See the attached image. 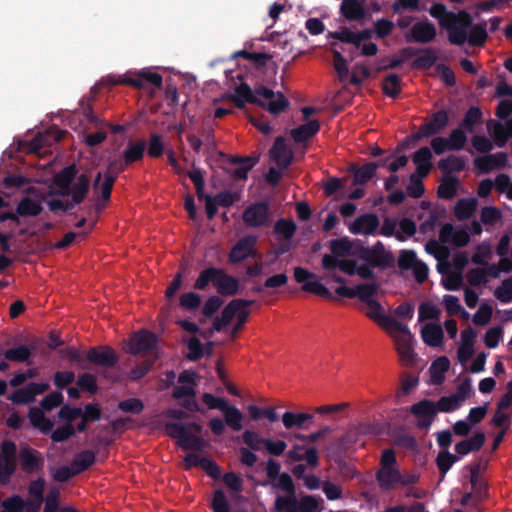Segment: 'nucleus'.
Instances as JSON below:
<instances>
[{"label":"nucleus","mask_w":512,"mask_h":512,"mask_svg":"<svg viewBox=\"0 0 512 512\" xmlns=\"http://www.w3.org/2000/svg\"><path fill=\"white\" fill-rule=\"evenodd\" d=\"M33 389L30 388H21L13 392L10 397V400L15 404H23L28 403L34 399V395L36 393H41L43 389L36 390V384H31Z\"/></svg>","instance_id":"nucleus-56"},{"label":"nucleus","mask_w":512,"mask_h":512,"mask_svg":"<svg viewBox=\"0 0 512 512\" xmlns=\"http://www.w3.org/2000/svg\"><path fill=\"white\" fill-rule=\"evenodd\" d=\"M112 83L114 85L125 84L136 89H143L146 84H151L153 87L161 88L163 78L159 73L142 70L134 76L124 75L118 76L117 78L113 77Z\"/></svg>","instance_id":"nucleus-9"},{"label":"nucleus","mask_w":512,"mask_h":512,"mask_svg":"<svg viewBox=\"0 0 512 512\" xmlns=\"http://www.w3.org/2000/svg\"><path fill=\"white\" fill-rule=\"evenodd\" d=\"M246 163H242L231 171V175L236 180H246L248 172L259 162V155L245 156Z\"/></svg>","instance_id":"nucleus-52"},{"label":"nucleus","mask_w":512,"mask_h":512,"mask_svg":"<svg viewBox=\"0 0 512 512\" xmlns=\"http://www.w3.org/2000/svg\"><path fill=\"white\" fill-rule=\"evenodd\" d=\"M178 445L184 450L202 452L208 446V442L187 430L181 440L178 442Z\"/></svg>","instance_id":"nucleus-44"},{"label":"nucleus","mask_w":512,"mask_h":512,"mask_svg":"<svg viewBox=\"0 0 512 512\" xmlns=\"http://www.w3.org/2000/svg\"><path fill=\"white\" fill-rule=\"evenodd\" d=\"M212 283L220 296H235L239 293L240 282L238 278L229 275L224 269L208 267L202 270L194 282V288L205 290Z\"/></svg>","instance_id":"nucleus-3"},{"label":"nucleus","mask_w":512,"mask_h":512,"mask_svg":"<svg viewBox=\"0 0 512 512\" xmlns=\"http://www.w3.org/2000/svg\"><path fill=\"white\" fill-rule=\"evenodd\" d=\"M246 163H242L231 171V175L236 180H246L248 172L259 162V155L245 156Z\"/></svg>","instance_id":"nucleus-51"},{"label":"nucleus","mask_w":512,"mask_h":512,"mask_svg":"<svg viewBox=\"0 0 512 512\" xmlns=\"http://www.w3.org/2000/svg\"><path fill=\"white\" fill-rule=\"evenodd\" d=\"M322 267L328 272L339 269L347 275H354L356 273V261L351 259L339 260L330 254H325L322 257Z\"/></svg>","instance_id":"nucleus-23"},{"label":"nucleus","mask_w":512,"mask_h":512,"mask_svg":"<svg viewBox=\"0 0 512 512\" xmlns=\"http://www.w3.org/2000/svg\"><path fill=\"white\" fill-rule=\"evenodd\" d=\"M115 181L114 175H106L101 172L97 173L93 182V188L94 190L100 191V196L103 201L107 202L110 200Z\"/></svg>","instance_id":"nucleus-33"},{"label":"nucleus","mask_w":512,"mask_h":512,"mask_svg":"<svg viewBox=\"0 0 512 512\" xmlns=\"http://www.w3.org/2000/svg\"><path fill=\"white\" fill-rule=\"evenodd\" d=\"M379 289L376 283H361L355 287L356 297L363 303L373 301V297L377 294Z\"/></svg>","instance_id":"nucleus-53"},{"label":"nucleus","mask_w":512,"mask_h":512,"mask_svg":"<svg viewBox=\"0 0 512 512\" xmlns=\"http://www.w3.org/2000/svg\"><path fill=\"white\" fill-rule=\"evenodd\" d=\"M242 441L244 444H246L249 448H251L254 451H260L262 446H264L267 453H269L272 456H281L287 448V444L285 441H274L270 438H264L261 437L258 433L251 430H245L242 433Z\"/></svg>","instance_id":"nucleus-5"},{"label":"nucleus","mask_w":512,"mask_h":512,"mask_svg":"<svg viewBox=\"0 0 512 512\" xmlns=\"http://www.w3.org/2000/svg\"><path fill=\"white\" fill-rule=\"evenodd\" d=\"M416 252L413 250H401L397 264L401 270H411L418 262Z\"/></svg>","instance_id":"nucleus-60"},{"label":"nucleus","mask_w":512,"mask_h":512,"mask_svg":"<svg viewBox=\"0 0 512 512\" xmlns=\"http://www.w3.org/2000/svg\"><path fill=\"white\" fill-rule=\"evenodd\" d=\"M465 167L464 158L455 155H449L438 162V168L446 175H450L452 172H461Z\"/></svg>","instance_id":"nucleus-43"},{"label":"nucleus","mask_w":512,"mask_h":512,"mask_svg":"<svg viewBox=\"0 0 512 512\" xmlns=\"http://www.w3.org/2000/svg\"><path fill=\"white\" fill-rule=\"evenodd\" d=\"M491 255V246L486 242H482L477 245L471 261L476 265H486L488 263L487 259L490 258Z\"/></svg>","instance_id":"nucleus-61"},{"label":"nucleus","mask_w":512,"mask_h":512,"mask_svg":"<svg viewBox=\"0 0 512 512\" xmlns=\"http://www.w3.org/2000/svg\"><path fill=\"white\" fill-rule=\"evenodd\" d=\"M86 358L90 363L105 368H113L119 362V356L116 351L107 345L91 348L87 352Z\"/></svg>","instance_id":"nucleus-14"},{"label":"nucleus","mask_w":512,"mask_h":512,"mask_svg":"<svg viewBox=\"0 0 512 512\" xmlns=\"http://www.w3.org/2000/svg\"><path fill=\"white\" fill-rule=\"evenodd\" d=\"M485 440L486 437L483 432H476L471 438L456 443L455 451L460 456L479 451L483 447Z\"/></svg>","instance_id":"nucleus-26"},{"label":"nucleus","mask_w":512,"mask_h":512,"mask_svg":"<svg viewBox=\"0 0 512 512\" xmlns=\"http://www.w3.org/2000/svg\"><path fill=\"white\" fill-rule=\"evenodd\" d=\"M443 329L439 324L428 323L421 329L423 342L430 347H437L443 340Z\"/></svg>","instance_id":"nucleus-30"},{"label":"nucleus","mask_w":512,"mask_h":512,"mask_svg":"<svg viewBox=\"0 0 512 512\" xmlns=\"http://www.w3.org/2000/svg\"><path fill=\"white\" fill-rule=\"evenodd\" d=\"M366 306L365 315L393 338L400 358L407 362L412 361L414 357L412 348L413 335L409 327L386 315L383 306L377 300L369 301V303H366Z\"/></svg>","instance_id":"nucleus-2"},{"label":"nucleus","mask_w":512,"mask_h":512,"mask_svg":"<svg viewBox=\"0 0 512 512\" xmlns=\"http://www.w3.org/2000/svg\"><path fill=\"white\" fill-rule=\"evenodd\" d=\"M380 222L377 215L369 213L357 217L350 225L349 230L352 234H374Z\"/></svg>","instance_id":"nucleus-22"},{"label":"nucleus","mask_w":512,"mask_h":512,"mask_svg":"<svg viewBox=\"0 0 512 512\" xmlns=\"http://www.w3.org/2000/svg\"><path fill=\"white\" fill-rule=\"evenodd\" d=\"M157 336L146 329L134 333L129 339L126 352L132 355L153 353L157 348Z\"/></svg>","instance_id":"nucleus-8"},{"label":"nucleus","mask_w":512,"mask_h":512,"mask_svg":"<svg viewBox=\"0 0 512 512\" xmlns=\"http://www.w3.org/2000/svg\"><path fill=\"white\" fill-rule=\"evenodd\" d=\"M437 30L435 25L428 19L416 22L405 35L408 43L428 44L436 39Z\"/></svg>","instance_id":"nucleus-12"},{"label":"nucleus","mask_w":512,"mask_h":512,"mask_svg":"<svg viewBox=\"0 0 512 512\" xmlns=\"http://www.w3.org/2000/svg\"><path fill=\"white\" fill-rule=\"evenodd\" d=\"M31 355V349L25 345H20L15 348L7 349L3 353L5 359L14 362H27Z\"/></svg>","instance_id":"nucleus-50"},{"label":"nucleus","mask_w":512,"mask_h":512,"mask_svg":"<svg viewBox=\"0 0 512 512\" xmlns=\"http://www.w3.org/2000/svg\"><path fill=\"white\" fill-rule=\"evenodd\" d=\"M256 238L253 236H245L237 241L232 247L228 259L232 264L240 263L252 255Z\"/></svg>","instance_id":"nucleus-21"},{"label":"nucleus","mask_w":512,"mask_h":512,"mask_svg":"<svg viewBox=\"0 0 512 512\" xmlns=\"http://www.w3.org/2000/svg\"><path fill=\"white\" fill-rule=\"evenodd\" d=\"M302 290L307 293H312L328 300H336V297L319 281H310L302 285Z\"/></svg>","instance_id":"nucleus-54"},{"label":"nucleus","mask_w":512,"mask_h":512,"mask_svg":"<svg viewBox=\"0 0 512 512\" xmlns=\"http://www.w3.org/2000/svg\"><path fill=\"white\" fill-rule=\"evenodd\" d=\"M359 257L372 267L382 269L392 267L395 261L393 254L387 251L380 241L372 247L362 248Z\"/></svg>","instance_id":"nucleus-6"},{"label":"nucleus","mask_w":512,"mask_h":512,"mask_svg":"<svg viewBox=\"0 0 512 512\" xmlns=\"http://www.w3.org/2000/svg\"><path fill=\"white\" fill-rule=\"evenodd\" d=\"M483 113L477 106H471L465 113L459 126L468 133H473L475 126L482 123Z\"/></svg>","instance_id":"nucleus-38"},{"label":"nucleus","mask_w":512,"mask_h":512,"mask_svg":"<svg viewBox=\"0 0 512 512\" xmlns=\"http://www.w3.org/2000/svg\"><path fill=\"white\" fill-rule=\"evenodd\" d=\"M469 33H467V41L471 46L480 47L483 46L488 38L487 34V22L483 21L477 24L472 22V26L469 27Z\"/></svg>","instance_id":"nucleus-35"},{"label":"nucleus","mask_w":512,"mask_h":512,"mask_svg":"<svg viewBox=\"0 0 512 512\" xmlns=\"http://www.w3.org/2000/svg\"><path fill=\"white\" fill-rule=\"evenodd\" d=\"M376 479L380 488L384 491H388L399 483L401 473L394 467H381L376 473Z\"/></svg>","instance_id":"nucleus-25"},{"label":"nucleus","mask_w":512,"mask_h":512,"mask_svg":"<svg viewBox=\"0 0 512 512\" xmlns=\"http://www.w3.org/2000/svg\"><path fill=\"white\" fill-rule=\"evenodd\" d=\"M312 419H313L312 414L294 413V412H290V411L285 412L281 417L282 423L287 430H291L293 428H297V429L308 428L309 424H307V422L311 421Z\"/></svg>","instance_id":"nucleus-28"},{"label":"nucleus","mask_w":512,"mask_h":512,"mask_svg":"<svg viewBox=\"0 0 512 512\" xmlns=\"http://www.w3.org/2000/svg\"><path fill=\"white\" fill-rule=\"evenodd\" d=\"M25 504V500L20 495L15 494L4 499L0 506H2L6 512H23Z\"/></svg>","instance_id":"nucleus-63"},{"label":"nucleus","mask_w":512,"mask_h":512,"mask_svg":"<svg viewBox=\"0 0 512 512\" xmlns=\"http://www.w3.org/2000/svg\"><path fill=\"white\" fill-rule=\"evenodd\" d=\"M18 458L21 469L26 474L40 473L44 468L45 461L42 454L29 446L20 449Z\"/></svg>","instance_id":"nucleus-15"},{"label":"nucleus","mask_w":512,"mask_h":512,"mask_svg":"<svg viewBox=\"0 0 512 512\" xmlns=\"http://www.w3.org/2000/svg\"><path fill=\"white\" fill-rule=\"evenodd\" d=\"M77 167L75 164L68 165L62 168L53 177V183L56 186V190H65L73 183L77 176Z\"/></svg>","instance_id":"nucleus-32"},{"label":"nucleus","mask_w":512,"mask_h":512,"mask_svg":"<svg viewBox=\"0 0 512 512\" xmlns=\"http://www.w3.org/2000/svg\"><path fill=\"white\" fill-rule=\"evenodd\" d=\"M42 210L40 203L30 197H23L16 206V212L20 217H36Z\"/></svg>","instance_id":"nucleus-39"},{"label":"nucleus","mask_w":512,"mask_h":512,"mask_svg":"<svg viewBox=\"0 0 512 512\" xmlns=\"http://www.w3.org/2000/svg\"><path fill=\"white\" fill-rule=\"evenodd\" d=\"M410 412L418 418L417 427L427 429L437 414L436 405L431 400H421L410 407Z\"/></svg>","instance_id":"nucleus-18"},{"label":"nucleus","mask_w":512,"mask_h":512,"mask_svg":"<svg viewBox=\"0 0 512 512\" xmlns=\"http://www.w3.org/2000/svg\"><path fill=\"white\" fill-rule=\"evenodd\" d=\"M472 16L466 10L449 14L448 21L444 29L448 32V41L457 46L463 45L467 41L469 27L472 26Z\"/></svg>","instance_id":"nucleus-4"},{"label":"nucleus","mask_w":512,"mask_h":512,"mask_svg":"<svg viewBox=\"0 0 512 512\" xmlns=\"http://www.w3.org/2000/svg\"><path fill=\"white\" fill-rule=\"evenodd\" d=\"M146 150L144 140L129 141L127 147L123 151L125 163L132 165L133 163L143 159Z\"/></svg>","instance_id":"nucleus-34"},{"label":"nucleus","mask_w":512,"mask_h":512,"mask_svg":"<svg viewBox=\"0 0 512 512\" xmlns=\"http://www.w3.org/2000/svg\"><path fill=\"white\" fill-rule=\"evenodd\" d=\"M329 248L333 257H345L351 254L352 242L348 237L334 239L330 241Z\"/></svg>","instance_id":"nucleus-48"},{"label":"nucleus","mask_w":512,"mask_h":512,"mask_svg":"<svg viewBox=\"0 0 512 512\" xmlns=\"http://www.w3.org/2000/svg\"><path fill=\"white\" fill-rule=\"evenodd\" d=\"M255 303L254 300L248 299H233L231 300L222 310L221 316L216 317L213 321L212 328L213 330L220 332L225 326H227L232 319L235 317L236 313L242 308L249 307Z\"/></svg>","instance_id":"nucleus-16"},{"label":"nucleus","mask_w":512,"mask_h":512,"mask_svg":"<svg viewBox=\"0 0 512 512\" xmlns=\"http://www.w3.org/2000/svg\"><path fill=\"white\" fill-rule=\"evenodd\" d=\"M269 154L270 158L281 169L288 168L293 161V152L288 148L286 140L282 136H278L275 139Z\"/></svg>","instance_id":"nucleus-20"},{"label":"nucleus","mask_w":512,"mask_h":512,"mask_svg":"<svg viewBox=\"0 0 512 512\" xmlns=\"http://www.w3.org/2000/svg\"><path fill=\"white\" fill-rule=\"evenodd\" d=\"M305 446L296 444L293 449L287 453V458L293 462L305 460L311 467H317L319 464L318 450L315 447H310L305 450V453H300L304 450Z\"/></svg>","instance_id":"nucleus-24"},{"label":"nucleus","mask_w":512,"mask_h":512,"mask_svg":"<svg viewBox=\"0 0 512 512\" xmlns=\"http://www.w3.org/2000/svg\"><path fill=\"white\" fill-rule=\"evenodd\" d=\"M298 499L296 495L278 496L275 500L276 512H292L297 510Z\"/></svg>","instance_id":"nucleus-57"},{"label":"nucleus","mask_w":512,"mask_h":512,"mask_svg":"<svg viewBox=\"0 0 512 512\" xmlns=\"http://www.w3.org/2000/svg\"><path fill=\"white\" fill-rule=\"evenodd\" d=\"M211 508L213 512H230L229 502L222 490L214 492Z\"/></svg>","instance_id":"nucleus-64"},{"label":"nucleus","mask_w":512,"mask_h":512,"mask_svg":"<svg viewBox=\"0 0 512 512\" xmlns=\"http://www.w3.org/2000/svg\"><path fill=\"white\" fill-rule=\"evenodd\" d=\"M466 132L467 131L460 126L450 132L449 137L447 138L449 141L450 151H459L464 148L467 142Z\"/></svg>","instance_id":"nucleus-55"},{"label":"nucleus","mask_w":512,"mask_h":512,"mask_svg":"<svg viewBox=\"0 0 512 512\" xmlns=\"http://www.w3.org/2000/svg\"><path fill=\"white\" fill-rule=\"evenodd\" d=\"M319 130L320 123L318 120L314 119L292 129L290 134L296 143H302L316 135Z\"/></svg>","instance_id":"nucleus-27"},{"label":"nucleus","mask_w":512,"mask_h":512,"mask_svg":"<svg viewBox=\"0 0 512 512\" xmlns=\"http://www.w3.org/2000/svg\"><path fill=\"white\" fill-rule=\"evenodd\" d=\"M221 412L224 414L225 424L228 425L233 431L238 432L243 428V414L237 407L227 403Z\"/></svg>","instance_id":"nucleus-40"},{"label":"nucleus","mask_w":512,"mask_h":512,"mask_svg":"<svg viewBox=\"0 0 512 512\" xmlns=\"http://www.w3.org/2000/svg\"><path fill=\"white\" fill-rule=\"evenodd\" d=\"M296 229L297 226L291 219L281 218L274 225V233L282 236L285 240H290L294 236Z\"/></svg>","instance_id":"nucleus-49"},{"label":"nucleus","mask_w":512,"mask_h":512,"mask_svg":"<svg viewBox=\"0 0 512 512\" xmlns=\"http://www.w3.org/2000/svg\"><path fill=\"white\" fill-rule=\"evenodd\" d=\"M494 296L502 303L512 302V276L502 281L494 291Z\"/></svg>","instance_id":"nucleus-58"},{"label":"nucleus","mask_w":512,"mask_h":512,"mask_svg":"<svg viewBox=\"0 0 512 512\" xmlns=\"http://www.w3.org/2000/svg\"><path fill=\"white\" fill-rule=\"evenodd\" d=\"M340 14L349 22H363L369 16L366 0H342Z\"/></svg>","instance_id":"nucleus-19"},{"label":"nucleus","mask_w":512,"mask_h":512,"mask_svg":"<svg viewBox=\"0 0 512 512\" xmlns=\"http://www.w3.org/2000/svg\"><path fill=\"white\" fill-rule=\"evenodd\" d=\"M465 469L470 472V484L472 493L474 494V504L483 501L488 497V484L487 482L480 476L482 469V460L478 459L467 466Z\"/></svg>","instance_id":"nucleus-13"},{"label":"nucleus","mask_w":512,"mask_h":512,"mask_svg":"<svg viewBox=\"0 0 512 512\" xmlns=\"http://www.w3.org/2000/svg\"><path fill=\"white\" fill-rule=\"evenodd\" d=\"M77 385L82 391H86L92 395L97 393V379L93 374L83 373L78 377Z\"/></svg>","instance_id":"nucleus-62"},{"label":"nucleus","mask_w":512,"mask_h":512,"mask_svg":"<svg viewBox=\"0 0 512 512\" xmlns=\"http://www.w3.org/2000/svg\"><path fill=\"white\" fill-rule=\"evenodd\" d=\"M95 453L92 450L86 449L78 452L71 461V466L75 469L77 474H80L89 469L95 462Z\"/></svg>","instance_id":"nucleus-37"},{"label":"nucleus","mask_w":512,"mask_h":512,"mask_svg":"<svg viewBox=\"0 0 512 512\" xmlns=\"http://www.w3.org/2000/svg\"><path fill=\"white\" fill-rule=\"evenodd\" d=\"M449 123L448 112L444 109L433 113L429 122L421 124L418 131L412 135L414 141L428 138L442 131Z\"/></svg>","instance_id":"nucleus-11"},{"label":"nucleus","mask_w":512,"mask_h":512,"mask_svg":"<svg viewBox=\"0 0 512 512\" xmlns=\"http://www.w3.org/2000/svg\"><path fill=\"white\" fill-rule=\"evenodd\" d=\"M459 461V457L450 453L448 450H441L436 459V465L440 472V481L444 480L447 472Z\"/></svg>","instance_id":"nucleus-42"},{"label":"nucleus","mask_w":512,"mask_h":512,"mask_svg":"<svg viewBox=\"0 0 512 512\" xmlns=\"http://www.w3.org/2000/svg\"><path fill=\"white\" fill-rule=\"evenodd\" d=\"M401 81V77L397 74L386 75L382 81L383 93L392 99H397L401 93Z\"/></svg>","instance_id":"nucleus-46"},{"label":"nucleus","mask_w":512,"mask_h":512,"mask_svg":"<svg viewBox=\"0 0 512 512\" xmlns=\"http://www.w3.org/2000/svg\"><path fill=\"white\" fill-rule=\"evenodd\" d=\"M17 446L13 441L4 440L0 453V482L6 484L16 470Z\"/></svg>","instance_id":"nucleus-7"},{"label":"nucleus","mask_w":512,"mask_h":512,"mask_svg":"<svg viewBox=\"0 0 512 512\" xmlns=\"http://www.w3.org/2000/svg\"><path fill=\"white\" fill-rule=\"evenodd\" d=\"M90 189V177L87 174H80L74 183L68 189L51 191L50 195H58L61 197H73L75 203H82Z\"/></svg>","instance_id":"nucleus-17"},{"label":"nucleus","mask_w":512,"mask_h":512,"mask_svg":"<svg viewBox=\"0 0 512 512\" xmlns=\"http://www.w3.org/2000/svg\"><path fill=\"white\" fill-rule=\"evenodd\" d=\"M242 219L248 227L258 228L268 225L271 219L268 202H256L249 205L242 214Z\"/></svg>","instance_id":"nucleus-10"},{"label":"nucleus","mask_w":512,"mask_h":512,"mask_svg":"<svg viewBox=\"0 0 512 512\" xmlns=\"http://www.w3.org/2000/svg\"><path fill=\"white\" fill-rule=\"evenodd\" d=\"M378 169L376 162H368L359 168L353 169V185H364L369 182Z\"/></svg>","instance_id":"nucleus-36"},{"label":"nucleus","mask_w":512,"mask_h":512,"mask_svg":"<svg viewBox=\"0 0 512 512\" xmlns=\"http://www.w3.org/2000/svg\"><path fill=\"white\" fill-rule=\"evenodd\" d=\"M477 201L474 198L460 199L455 205V216L459 220H465L470 218L476 211Z\"/></svg>","instance_id":"nucleus-47"},{"label":"nucleus","mask_w":512,"mask_h":512,"mask_svg":"<svg viewBox=\"0 0 512 512\" xmlns=\"http://www.w3.org/2000/svg\"><path fill=\"white\" fill-rule=\"evenodd\" d=\"M450 368V361L446 356L434 360L429 368L430 381L434 385H441L445 380V373Z\"/></svg>","instance_id":"nucleus-29"},{"label":"nucleus","mask_w":512,"mask_h":512,"mask_svg":"<svg viewBox=\"0 0 512 512\" xmlns=\"http://www.w3.org/2000/svg\"><path fill=\"white\" fill-rule=\"evenodd\" d=\"M420 0H397L391 4V10L394 14L402 15L405 11H419Z\"/></svg>","instance_id":"nucleus-59"},{"label":"nucleus","mask_w":512,"mask_h":512,"mask_svg":"<svg viewBox=\"0 0 512 512\" xmlns=\"http://www.w3.org/2000/svg\"><path fill=\"white\" fill-rule=\"evenodd\" d=\"M224 99L233 102L236 108L243 109L247 104L267 110L271 115H279L289 108L290 102L280 91L258 84L252 89L246 82L236 85L233 92L226 93Z\"/></svg>","instance_id":"nucleus-1"},{"label":"nucleus","mask_w":512,"mask_h":512,"mask_svg":"<svg viewBox=\"0 0 512 512\" xmlns=\"http://www.w3.org/2000/svg\"><path fill=\"white\" fill-rule=\"evenodd\" d=\"M487 130L490 133L494 144L503 148L507 144L508 140L511 138L507 132V128L503 125V123L490 119L487 121Z\"/></svg>","instance_id":"nucleus-31"},{"label":"nucleus","mask_w":512,"mask_h":512,"mask_svg":"<svg viewBox=\"0 0 512 512\" xmlns=\"http://www.w3.org/2000/svg\"><path fill=\"white\" fill-rule=\"evenodd\" d=\"M459 179L455 176L445 175L438 186L437 195L441 199H452L457 193Z\"/></svg>","instance_id":"nucleus-41"},{"label":"nucleus","mask_w":512,"mask_h":512,"mask_svg":"<svg viewBox=\"0 0 512 512\" xmlns=\"http://www.w3.org/2000/svg\"><path fill=\"white\" fill-rule=\"evenodd\" d=\"M420 56L415 58L412 62V68L417 70H428L437 61V56L432 48L419 49Z\"/></svg>","instance_id":"nucleus-45"}]
</instances>
